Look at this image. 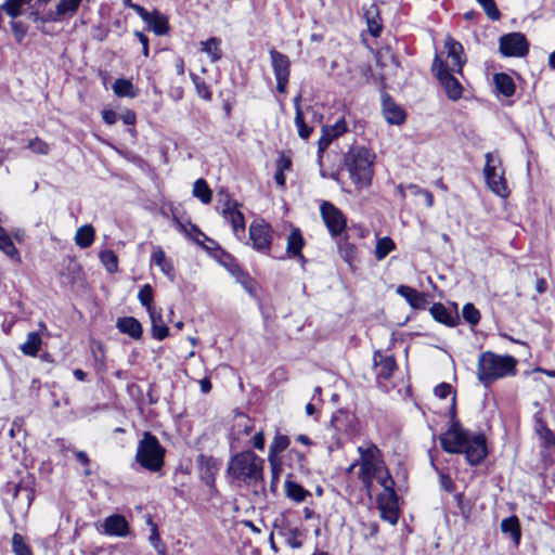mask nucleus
I'll use <instances>...</instances> for the list:
<instances>
[{
	"label": "nucleus",
	"mask_w": 555,
	"mask_h": 555,
	"mask_svg": "<svg viewBox=\"0 0 555 555\" xmlns=\"http://www.w3.org/2000/svg\"><path fill=\"white\" fill-rule=\"evenodd\" d=\"M2 10L12 18L22 15L26 9L25 0H4L1 5Z\"/></svg>",
	"instance_id": "nucleus-42"
},
{
	"label": "nucleus",
	"mask_w": 555,
	"mask_h": 555,
	"mask_svg": "<svg viewBox=\"0 0 555 555\" xmlns=\"http://www.w3.org/2000/svg\"><path fill=\"white\" fill-rule=\"evenodd\" d=\"M367 29L373 37H378L382 31V23L378 8L375 4H371L364 13Z\"/></svg>",
	"instance_id": "nucleus-32"
},
{
	"label": "nucleus",
	"mask_w": 555,
	"mask_h": 555,
	"mask_svg": "<svg viewBox=\"0 0 555 555\" xmlns=\"http://www.w3.org/2000/svg\"><path fill=\"white\" fill-rule=\"evenodd\" d=\"M264 435L262 431L256 433V435L253 438V447L259 451H262L264 449Z\"/></svg>",
	"instance_id": "nucleus-61"
},
{
	"label": "nucleus",
	"mask_w": 555,
	"mask_h": 555,
	"mask_svg": "<svg viewBox=\"0 0 555 555\" xmlns=\"http://www.w3.org/2000/svg\"><path fill=\"white\" fill-rule=\"evenodd\" d=\"M103 530L107 535L127 537L129 533V524L121 515H112L104 519Z\"/></svg>",
	"instance_id": "nucleus-20"
},
{
	"label": "nucleus",
	"mask_w": 555,
	"mask_h": 555,
	"mask_svg": "<svg viewBox=\"0 0 555 555\" xmlns=\"http://www.w3.org/2000/svg\"><path fill=\"white\" fill-rule=\"evenodd\" d=\"M500 52L504 56L522 57L529 51V44L525 35L520 33H511L500 38Z\"/></svg>",
	"instance_id": "nucleus-13"
},
{
	"label": "nucleus",
	"mask_w": 555,
	"mask_h": 555,
	"mask_svg": "<svg viewBox=\"0 0 555 555\" xmlns=\"http://www.w3.org/2000/svg\"><path fill=\"white\" fill-rule=\"evenodd\" d=\"M179 229L192 241L198 245H203L204 241L209 242L211 246H216V242L207 237L195 224L189 222L186 224L179 223Z\"/></svg>",
	"instance_id": "nucleus-35"
},
{
	"label": "nucleus",
	"mask_w": 555,
	"mask_h": 555,
	"mask_svg": "<svg viewBox=\"0 0 555 555\" xmlns=\"http://www.w3.org/2000/svg\"><path fill=\"white\" fill-rule=\"evenodd\" d=\"M113 91L117 96H129L134 98L135 92L133 91V85L130 80L119 78L116 79L113 85Z\"/></svg>",
	"instance_id": "nucleus-44"
},
{
	"label": "nucleus",
	"mask_w": 555,
	"mask_h": 555,
	"mask_svg": "<svg viewBox=\"0 0 555 555\" xmlns=\"http://www.w3.org/2000/svg\"><path fill=\"white\" fill-rule=\"evenodd\" d=\"M120 119L122 120V122L125 125H128V126H134L135 124V120H137V115L131 109H126L125 112H122L120 114Z\"/></svg>",
	"instance_id": "nucleus-59"
},
{
	"label": "nucleus",
	"mask_w": 555,
	"mask_h": 555,
	"mask_svg": "<svg viewBox=\"0 0 555 555\" xmlns=\"http://www.w3.org/2000/svg\"><path fill=\"white\" fill-rule=\"evenodd\" d=\"M75 457L83 466H89L90 459H89L88 454L85 451H76L75 452Z\"/></svg>",
	"instance_id": "nucleus-64"
},
{
	"label": "nucleus",
	"mask_w": 555,
	"mask_h": 555,
	"mask_svg": "<svg viewBox=\"0 0 555 555\" xmlns=\"http://www.w3.org/2000/svg\"><path fill=\"white\" fill-rule=\"evenodd\" d=\"M138 299L140 301V304L146 308L147 312L151 311V310H154L156 309L155 307H153L152 302H153V288L150 284H145L143 285L140 291H139V294H138Z\"/></svg>",
	"instance_id": "nucleus-48"
},
{
	"label": "nucleus",
	"mask_w": 555,
	"mask_h": 555,
	"mask_svg": "<svg viewBox=\"0 0 555 555\" xmlns=\"http://www.w3.org/2000/svg\"><path fill=\"white\" fill-rule=\"evenodd\" d=\"M0 249L11 259H20L18 250L2 227H0Z\"/></svg>",
	"instance_id": "nucleus-40"
},
{
	"label": "nucleus",
	"mask_w": 555,
	"mask_h": 555,
	"mask_svg": "<svg viewBox=\"0 0 555 555\" xmlns=\"http://www.w3.org/2000/svg\"><path fill=\"white\" fill-rule=\"evenodd\" d=\"M291 443L286 435L276 434L269 447L268 460L272 466L273 475L276 474V457L280 453L285 451Z\"/></svg>",
	"instance_id": "nucleus-25"
},
{
	"label": "nucleus",
	"mask_w": 555,
	"mask_h": 555,
	"mask_svg": "<svg viewBox=\"0 0 555 555\" xmlns=\"http://www.w3.org/2000/svg\"><path fill=\"white\" fill-rule=\"evenodd\" d=\"M292 167V159L286 153H281L276 160V170L278 171H288Z\"/></svg>",
	"instance_id": "nucleus-57"
},
{
	"label": "nucleus",
	"mask_w": 555,
	"mask_h": 555,
	"mask_svg": "<svg viewBox=\"0 0 555 555\" xmlns=\"http://www.w3.org/2000/svg\"><path fill=\"white\" fill-rule=\"evenodd\" d=\"M357 450L359 460L351 464L348 470L351 472L359 465V478L366 489H370L376 479L390 496L393 495L395 481L385 465L379 448L371 440H364Z\"/></svg>",
	"instance_id": "nucleus-2"
},
{
	"label": "nucleus",
	"mask_w": 555,
	"mask_h": 555,
	"mask_svg": "<svg viewBox=\"0 0 555 555\" xmlns=\"http://www.w3.org/2000/svg\"><path fill=\"white\" fill-rule=\"evenodd\" d=\"M501 529L504 533H508L511 535L515 544L519 543L521 533L519 521L516 516L503 519L501 522Z\"/></svg>",
	"instance_id": "nucleus-38"
},
{
	"label": "nucleus",
	"mask_w": 555,
	"mask_h": 555,
	"mask_svg": "<svg viewBox=\"0 0 555 555\" xmlns=\"http://www.w3.org/2000/svg\"><path fill=\"white\" fill-rule=\"evenodd\" d=\"M12 550L15 555H33L30 547L20 533H14L12 537Z\"/></svg>",
	"instance_id": "nucleus-49"
},
{
	"label": "nucleus",
	"mask_w": 555,
	"mask_h": 555,
	"mask_svg": "<svg viewBox=\"0 0 555 555\" xmlns=\"http://www.w3.org/2000/svg\"><path fill=\"white\" fill-rule=\"evenodd\" d=\"M217 210L221 212L224 220L232 227V231L237 238L244 236L245 219L238 209L237 202L233 201L228 193L220 192L218 194Z\"/></svg>",
	"instance_id": "nucleus-9"
},
{
	"label": "nucleus",
	"mask_w": 555,
	"mask_h": 555,
	"mask_svg": "<svg viewBox=\"0 0 555 555\" xmlns=\"http://www.w3.org/2000/svg\"><path fill=\"white\" fill-rule=\"evenodd\" d=\"M11 29L18 42H22L27 33V26L23 22H12Z\"/></svg>",
	"instance_id": "nucleus-56"
},
{
	"label": "nucleus",
	"mask_w": 555,
	"mask_h": 555,
	"mask_svg": "<svg viewBox=\"0 0 555 555\" xmlns=\"http://www.w3.org/2000/svg\"><path fill=\"white\" fill-rule=\"evenodd\" d=\"M130 8L135 11V13L142 18V21L147 24L150 29L156 36H165L168 35L170 26L168 22V17L160 13L157 10L153 12H149L143 7L139 4H131Z\"/></svg>",
	"instance_id": "nucleus-15"
},
{
	"label": "nucleus",
	"mask_w": 555,
	"mask_h": 555,
	"mask_svg": "<svg viewBox=\"0 0 555 555\" xmlns=\"http://www.w3.org/2000/svg\"><path fill=\"white\" fill-rule=\"evenodd\" d=\"M339 249H340V254H341L343 258L348 262H351L357 256L356 246L348 242H345L344 244H341L339 246Z\"/></svg>",
	"instance_id": "nucleus-53"
},
{
	"label": "nucleus",
	"mask_w": 555,
	"mask_h": 555,
	"mask_svg": "<svg viewBox=\"0 0 555 555\" xmlns=\"http://www.w3.org/2000/svg\"><path fill=\"white\" fill-rule=\"evenodd\" d=\"M149 315L152 323V336L157 340H164L168 334L169 328L163 320L160 311L157 309L149 311Z\"/></svg>",
	"instance_id": "nucleus-29"
},
{
	"label": "nucleus",
	"mask_w": 555,
	"mask_h": 555,
	"mask_svg": "<svg viewBox=\"0 0 555 555\" xmlns=\"http://www.w3.org/2000/svg\"><path fill=\"white\" fill-rule=\"evenodd\" d=\"M333 428L348 438L357 437L361 431V425L356 414L347 410L336 411L331 420Z\"/></svg>",
	"instance_id": "nucleus-12"
},
{
	"label": "nucleus",
	"mask_w": 555,
	"mask_h": 555,
	"mask_svg": "<svg viewBox=\"0 0 555 555\" xmlns=\"http://www.w3.org/2000/svg\"><path fill=\"white\" fill-rule=\"evenodd\" d=\"M348 131L345 117H340L334 125L323 126L322 133L318 141L319 157L330 146L334 139H337Z\"/></svg>",
	"instance_id": "nucleus-18"
},
{
	"label": "nucleus",
	"mask_w": 555,
	"mask_h": 555,
	"mask_svg": "<svg viewBox=\"0 0 555 555\" xmlns=\"http://www.w3.org/2000/svg\"><path fill=\"white\" fill-rule=\"evenodd\" d=\"M25 13L34 22H62L73 17L82 0H25Z\"/></svg>",
	"instance_id": "nucleus-3"
},
{
	"label": "nucleus",
	"mask_w": 555,
	"mask_h": 555,
	"mask_svg": "<svg viewBox=\"0 0 555 555\" xmlns=\"http://www.w3.org/2000/svg\"><path fill=\"white\" fill-rule=\"evenodd\" d=\"M95 238V230L91 224H85L77 229L74 241L75 244L85 249L90 247Z\"/></svg>",
	"instance_id": "nucleus-31"
},
{
	"label": "nucleus",
	"mask_w": 555,
	"mask_h": 555,
	"mask_svg": "<svg viewBox=\"0 0 555 555\" xmlns=\"http://www.w3.org/2000/svg\"><path fill=\"white\" fill-rule=\"evenodd\" d=\"M295 126L297 128V131H298V135L304 139V140H307L310 138L313 129L312 127L308 126L306 122H305V118H304V115H300V114H295Z\"/></svg>",
	"instance_id": "nucleus-51"
},
{
	"label": "nucleus",
	"mask_w": 555,
	"mask_h": 555,
	"mask_svg": "<svg viewBox=\"0 0 555 555\" xmlns=\"http://www.w3.org/2000/svg\"><path fill=\"white\" fill-rule=\"evenodd\" d=\"M483 176L488 188L498 196L506 198L509 190L504 177L501 158L491 152L486 153Z\"/></svg>",
	"instance_id": "nucleus-8"
},
{
	"label": "nucleus",
	"mask_w": 555,
	"mask_h": 555,
	"mask_svg": "<svg viewBox=\"0 0 555 555\" xmlns=\"http://www.w3.org/2000/svg\"><path fill=\"white\" fill-rule=\"evenodd\" d=\"M151 263L157 266L160 271L171 281L175 280L176 274L172 260L166 257V254L162 247H154L153 254L151 256Z\"/></svg>",
	"instance_id": "nucleus-23"
},
{
	"label": "nucleus",
	"mask_w": 555,
	"mask_h": 555,
	"mask_svg": "<svg viewBox=\"0 0 555 555\" xmlns=\"http://www.w3.org/2000/svg\"><path fill=\"white\" fill-rule=\"evenodd\" d=\"M495 88L504 96H512L515 92V83L511 76L504 73L495 74L493 77Z\"/></svg>",
	"instance_id": "nucleus-36"
},
{
	"label": "nucleus",
	"mask_w": 555,
	"mask_h": 555,
	"mask_svg": "<svg viewBox=\"0 0 555 555\" xmlns=\"http://www.w3.org/2000/svg\"><path fill=\"white\" fill-rule=\"evenodd\" d=\"M134 36L139 39L142 46L144 56H149V38L141 31H134Z\"/></svg>",
	"instance_id": "nucleus-62"
},
{
	"label": "nucleus",
	"mask_w": 555,
	"mask_h": 555,
	"mask_svg": "<svg viewBox=\"0 0 555 555\" xmlns=\"http://www.w3.org/2000/svg\"><path fill=\"white\" fill-rule=\"evenodd\" d=\"M305 245L301 231L298 228H293L289 235L287 236L286 253L291 258H297L301 262H305V256L301 250Z\"/></svg>",
	"instance_id": "nucleus-21"
},
{
	"label": "nucleus",
	"mask_w": 555,
	"mask_h": 555,
	"mask_svg": "<svg viewBox=\"0 0 555 555\" xmlns=\"http://www.w3.org/2000/svg\"><path fill=\"white\" fill-rule=\"evenodd\" d=\"M378 507L380 511V517L391 525H396L398 521V508H397V495L393 491V495H389L386 490L378 499Z\"/></svg>",
	"instance_id": "nucleus-19"
},
{
	"label": "nucleus",
	"mask_w": 555,
	"mask_h": 555,
	"mask_svg": "<svg viewBox=\"0 0 555 555\" xmlns=\"http://www.w3.org/2000/svg\"><path fill=\"white\" fill-rule=\"evenodd\" d=\"M431 70L443 90L447 93V96L451 101H457L462 98L463 87L460 81L452 75V70L447 67L444 61L440 57L439 54L435 55Z\"/></svg>",
	"instance_id": "nucleus-10"
},
{
	"label": "nucleus",
	"mask_w": 555,
	"mask_h": 555,
	"mask_svg": "<svg viewBox=\"0 0 555 555\" xmlns=\"http://www.w3.org/2000/svg\"><path fill=\"white\" fill-rule=\"evenodd\" d=\"M92 352L95 362H99L102 366H104L105 354L103 346L101 344L98 345L96 349H93Z\"/></svg>",
	"instance_id": "nucleus-63"
},
{
	"label": "nucleus",
	"mask_w": 555,
	"mask_h": 555,
	"mask_svg": "<svg viewBox=\"0 0 555 555\" xmlns=\"http://www.w3.org/2000/svg\"><path fill=\"white\" fill-rule=\"evenodd\" d=\"M480 7L485 10L487 16L492 21H498L501 13L495 4L494 0H476Z\"/></svg>",
	"instance_id": "nucleus-50"
},
{
	"label": "nucleus",
	"mask_w": 555,
	"mask_h": 555,
	"mask_svg": "<svg viewBox=\"0 0 555 555\" xmlns=\"http://www.w3.org/2000/svg\"><path fill=\"white\" fill-rule=\"evenodd\" d=\"M28 147L36 154L47 155L50 152V146L40 138L29 140Z\"/></svg>",
	"instance_id": "nucleus-52"
},
{
	"label": "nucleus",
	"mask_w": 555,
	"mask_h": 555,
	"mask_svg": "<svg viewBox=\"0 0 555 555\" xmlns=\"http://www.w3.org/2000/svg\"><path fill=\"white\" fill-rule=\"evenodd\" d=\"M439 440L447 453H463L470 465H478L487 455L485 436L465 429L455 420L454 414L451 417L448 429L440 435Z\"/></svg>",
	"instance_id": "nucleus-1"
},
{
	"label": "nucleus",
	"mask_w": 555,
	"mask_h": 555,
	"mask_svg": "<svg viewBox=\"0 0 555 555\" xmlns=\"http://www.w3.org/2000/svg\"><path fill=\"white\" fill-rule=\"evenodd\" d=\"M430 314L437 322L444 324L449 327L455 326L459 321L457 312L448 309L444 305L440 302H436L431 306Z\"/></svg>",
	"instance_id": "nucleus-22"
},
{
	"label": "nucleus",
	"mask_w": 555,
	"mask_h": 555,
	"mask_svg": "<svg viewBox=\"0 0 555 555\" xmlns=\"http://www.w3.org/2000/svg\"><path fill=\"white\" fill-rule=\"evenodd\" d=\"M99 258L102 264L109 273H115L118 270V258L116 254L111 249L100 251Z\"/></svg>",
	"instance_id": "nucleus-45"
},
{
	"label": "nucleus",
	"mask_w": 555,
	"mask_h": 555,
	"mask_svg": "<svg viewBox=\"0 0 555 555\" xmlns=\"http://www.w3.org/2000/svg\"><path fill=\"white\" fill-rule=\"evenodd\" d=\"M42 339L37 332H30L27 334L25 343L20 347L23 354L28 357H36L41 349Z\"/></svg>",
	"instance_id": "nucleus-33"
},
{
	"label": "nucleus",
	"mask_w": 555,
	"mask_h": 555,
	"mask_svg": "<svg viewBox=\"0 0 555 555\" xmlns=\"http://www.w3.org/2000/svg\"><path fill=\"white\" fill-rule=\"evenodd\" d=\"M462 315L465 322L472 326L477 325L480 321V312L472 302L464 305Z\"/></svg>",
	"instance_id": "nucleus-47"
},
{
	"label": "nucleus",
	"mask_w": 555,
	"mask_h": 555,
	"mask_svg": "<svg viewBox=\"0 0 555 555\" xmlns=\"http://www.w3.org/2000/svg\"><path fill=\"white\" fill-rule=\"evenodd\" d=\"M429 457H430V465L433 466V468L435 469V472L439 476L440 487L443 490H446L447 492L452 493L454 491V489H455L453 480L451 479L449 474H447L442 468H440L438 466V464L436 463L435 459L433 457L431 452H429Z\"/></svg>",
	"instance_id": "nucleus-41"
},
{
	"label": "nucleus",
	"mask_w": 555,
	"mask_h": 555,
	"mask_svg": "<svg viewBox=\"0 0 555 555\" xmlns=\"http://www.w3.org/2000/svg\"><path fill=\"white\" fill-rule=\"evenodd\" d=\"M264 460L253 451H243L231 457L228 465L229 477L246 486H259L263 482Z\"/></svg>",
	"instance_id": "nucleus-4"
},
{
	"label": "nucleus",
	"mask_w": 555,
	"mask_h": 555,
	"mask_svg": "<svg viewBox=\"0 0 555 555\" xmlns=\"http://www.w3.org/2000/svg\"><path fill=\"white\" fill-rule=\"evenodd\" d=\"M444 48L448 59L444 64L453 73L462 74L463 66L466 62L463 46L451 36H447L444 39Z\"/></svg>",
	"instance_id": "nucleus-17"
},
{
	"label": "nucleus",
	"mask_w": 555,
	"mask_h": 555,
	"mask_svg": "<svg viewBox=\"0 0 555 555\" xmlns=\"http://www.w3.org/2000/svg\"><path fill=\"white\" fill-rule=\"evenodd\" d=\"M249 240L254 249L269 254L272 243V228L263 220H255L249 225Z\"/></svg>",
	"instance_id": "nucleus-14"
},
{
	"label": "nucleus",
	"mask_w": 555,
	"mask_h": 555,
	"mask_svg": "<svg viewBox=\"0 0 555 555\" xmlns=\"http://www.w3.org/2000/svg\"><path fill=\"white\" fill-rule=\"evenodd\" d=\"M435 395L440 399H446L452 393V386L447 383H441L434 389Z\"/></svg>",
	"instance_id": "nucleus-58"
},
{
	"label": "nucleus",
	"mask_w": 555,
	"mask_h": 555,
	"mask_svg": "<svg viewBox=\"0 0 555 555\" xmlns=\"http://www.w3.org/2000/svg\"><path fill=\"white\" fill-rule=\"evenodd\" d=\"M192 194L198 198L203 204H209L212 198V193L205 179H197L193 184Z\"/></svg>",
	"instance_id": "nucleus-37"
},
{
	"label": "nucleus",
	"mask_w": 555,
	"mask_h": 555,
	"mask_svg": "<svg viewBox=\"0 0 555 555\" xmlns=\"http://www.w3.org/2000/svg\"><path fill=\"white\" fill-rule=\"evenodd\" d=\"M374 363L377 376L385 379L389 378L396 369L395 358L392 356H384L380 352H375Z\"/></svg>",
	"instance_id": "nucleus-26"
},
{
	"label": "nucleus",
	"mask_w": 555,
	"mask_h": 555,
	"mask_svg": "<svg viewBox=\"0 0 555 555\" xmlns=\"http://www.w3.org/2000/svg\"><path fill=\"white\" fill-rule=\"evenodd\" d=\"M284 487L286 498L295 503H302L306 502L308 498H311L310 491L293 480H285Z\"/></svg>",
	"instance_id": "nucleus-30"
},
{
	"label": "nucleus",
	"mask_w": 555,
	"mask_h": 555,
	"mask_svg": "<svg viewBox=\"0 0 555 555\" xmlns=\"http://www.w3.org/2000/svg\"><path fill=\"white\" fill-rule=\"evenodd\" d=\"M383 113L387 122L391 125H401L405 119L403 109L389 96L383 98Z\"/></svg>",
	"instance_id": "nucleus-24"
},
{
	"label": "nucleus",
	"mask_w": 555,
	"mask_h": 555,
	"mask_svg": "<svg viewBox=\"0 0 555 555\" xmlns=\"http://www.w3.org/2000/svg\"><path fill=\"white\" fill-rule=\"evenodd\" d=\"M396 248L395 242L389 236H384L377 240L375 246V258L380 261L385 259L389 253Z\"/></svg>",
	"instance_id": "nucleus-39"
},
{
	"label": "nucleus",
	"mask_w": 555,
	"mask_h": 555,
	"mask_svg": "<svg viewBox=\"0 0 555 555\" xmlns=\"http://www.w3.org/2000/svg\"><path fill=\"white\" fill-rule=\"evenodd\" d=\"M397 294L403 297L408 304L414 309H424L426 305V299L423 293L417 292L416 289L406 286L400 285L397 288Z\"/></svg>",
	"instance_id": "nucleus-28"
},
{
	"label": "nucleus",
	"mask_w": 555,
	"mask_h": 555,
	"mask_svg": "<svg viewBox=\"0 0 555 555\" xmlns=\"http://www.w3.org/2000/svg\"><path fill=\"white\" fill-rule=\"evenodd\" d=\"M190 77L195 86L197 95L205 101H210L212 94L206 82L194 73H191Z\"/></svg>",
	"instance_id": "nucleus-46"
},
{
	"label": "nucleus",
	"mask_w": 555,
	"mask_h": 555,
	"mask_svg": "<svg viewBox=\"0 0 555 555\" xmlns=\"http://www.w3.org/2000/svg\"><path fill=\"white\" fill-rule=\"evenodd\" d=\"M286 543L292 548H300L302 546V541L298 529H292L288 531Z\"/></svg>",
	"instance_id": "nucleus-54"
},
{
	"label": "nucleus",
	"mask_w": 555,
	"mask_h": 555,
	"mask_svg": "<svg viewBox=\"0 0 555 555\" xmlns=\"http://www.w3.org/2000/svg\"><path fill=\"white\" fill-rule=\"evenodd\" d=\"M116 327L120 333L127 334L133 339H140L142 337V325L135 318H119L116 322Z\"/></svg>",
	"instance_id": "nucleus-27"
},
{
	"label": "nucleus",
	"mask_w": 555,
	"mask_h": 555,
	"mask_svg": "<svg viewBox=\"0 0 555 555\" xmlns=\"http://www.w3.org/2000/svg\"><path fill=\"white\" fill-rule=\"evenodd\" d=\"M221 40L217 37H210L206 41L201 42V51L206 53L212 63L218 62L222 57Z\"/></svg>",
	"instance_id": "nucleus-34"
},
{
	"label": "nucleus",
	"mask_w": 555,
	"mask_h": 555,
	"mask_svg": "<svg viewBox=\"0 0 555 555\" xmlns=\"http://www.w3.org/2000/svg\"><path fill=\"white\" fill-rule=\"evenodd\" d=\"M374 159L375 155L362 146L353 147L346 154L345 164L350 179L359 190L371 185Z\"/></svg>",
	"instance_id": "nucleus-6"
},
{
	"label": "nucleus",
	"mask_w": 555,
	"mask_h": 555,
	"mask_svg": "<svg viewBox=\"0 0 555 555\" xmlns=\"http://www.w3.org/2000/svg\"><path fill=\"white\" fill-rule=\"evenodd\" d=\"M165 448L160 444L156 436L149 431H144L139 440L134 461L142 468L157 473L164 466Z\"/></svg>",
	"instance_id": "nucleus-7"
},
{
	"label": "nucleus",
	"mask_w": 555,
	"mask_h": 555,
	"mask_svg": "<svg viewBox=\"0 0 555 555\" xmlns=\"http://www.w3.org/2000/svg\"><path fill=\"white\" fill-rule=\"evenodd\" d=\"M535 431L545 446H555V435L541 417L535 418Z\"/></svg>",
	"instance_id": "nucleus-43"
},
{
	"label": "nucleus",
	"mask_w": 555,
	"mask_h": 555,
	"mask_svg": "<svg viewBox=\"0 0 555 555\" xmlns=\"http://www.w3.org/2000/svg\"><path fill=\"white\" fill-rule=\"evenodd\" d=\"M269 54L272 70L276 80V90L280 93H285L289 81L291 61L287 55L275 49H271Z\"/></svg>",
	"instance_id": "nucleus-11"
},
{
	"label": "nucleus",
	"mask_w": 555,
	"mask_h": 555,
	"mask_svg": "<svg viewBox=\"0 0 555 555\" xmlns=\"http://www.w3.org/2000/svg\"><path fill=\"white\" fill-rule=\"evenodd\" d=\"M150 542L152 543L154 548L157 551V553H159V554L165 553V546L160 541V537H159L156 525H153V527H152Z\"/></svg>",
	"instance_id": "nucleus-55"
},
{
	"label": "nucleus",
	"mask_w": 555,
	"mask_h": 555,
	"mask_svg": "<svg viewBox=\"0 0 555 555\" xmlns=\"http://www.w3.org/2000/svg\"><path fill=\"white\" fill-rule=\"evenodd\" d=\"M102 118L105 124L114 125L118 119V115L113 109H104L102 111Z\"/></svg>",
	"instance_id": "nucleus-60"
},
{
	"label": "nucleus",
	"mask_w": 555,
	"mask_h": 555,
	"mask_svg": "<svg viewBox=\"0 0 555 555\" xmlns=\"http://www.w3.org/2000/svg\"><path fill=\"white\" fill-rule=\"evenodd\" d=\"M516 366L517 360L512 356L485 351L478 358L477 378L489 387L498 379L516 375Z\"/></svg>",
	"instance_id": "nucleus-5"
},
{
	"label": "nucleus",
	"mask_w": 555,
	"mask_h": 555,
	"mask_svg": "<svg viewBox=\"0 0 555 555\" xmlns=\"http://www.w3.org/2000/svg\"><path fill=\"white\" fill-rule=\"evenodd\" d=\"M322 219L332 236H337L346 229V218L343 212L330 202L320 206Z\"/></svg>",
	"instance_id": "nucleus-16"
}]
</instances>
